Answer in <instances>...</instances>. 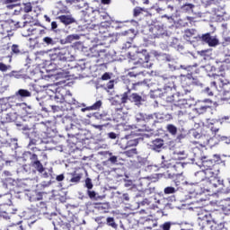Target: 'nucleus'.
<instances>
[{"mask_svg":"<svg viewBox=\"0 0 230 230\" xmlns=\"http://www.w3.org/2000/svg\"><path fill=\"white\" fill-rule=\"evenodd\" d=\"M192 151L195 157L200 159L203 171L208 172L209 175L213 177V185L216 186L218 182L224 185V181L220 180L218 177L220 173V164H222V157L220 155H213L212 158H209L208 147L203 144L195 146Z\"/></svg>","mask_w":230,"mask_h":230,"instance_id":"f257e3e1","label":"nucleus"},{"mask_svg":"<svg viewBox=\"0 0 230 230\" xmlns=\"http://www.w3.org/2000/svg\"><path fill=\"white\" fill-rule=\"evenodd\" d=\"M73 58H75L67 49H58L56 53L50 55L51 64L56 66V69H60L64 73L73 68L69 65V62H73Z\"/></svg>","mask_w":230,"mask_h":230,"instance_id":"f03ea898","label":"nucleus"},{"mask_svg":"<svg viewBox=\"0 0 230 230\" xmlns=\"http://www.w3.org/2000/svg\"><path fill=\"white\" fill-rule=\"evenodd\" d=\"M145 84L144 81L137 82L132 84L131 89L128 88V91L120 95H117L113 99V105H125L128 102L130 103H135V105H141V102H143V97L136 93H131V91H137V87L143 85Z\"/></svg>","mask_w":230,"mask_h":230,"instance_id":"7ed1b4c3","label":"nucleus"},{"mask_svg":"<svg viewBox=\"0 0 230 230\" xmlns=\"http://www.w3.org/2000/svg\"><path fill=\"white\" fill-rule=\"evenodd\" d=\"M196 181L198 182H202L205 181V183L207 184L206 187H204L205 191H218V190H217V186H222V183L217 181V183L215 184V181H213V177L209 175L208 171H199L196 174Z\"/></svg>","mask_w":230,"mask_h":230,"instance_id":"20e7f679","label":"nucleus"},{"mask_svg":"<svg viewBox=\"0 0 230 230\" xmlns=\"http://www.w3.org/2000/svg\"><path fill=\"white\" fill-rule=\"evenodd\" d=\"M163 166L165 168H169L164 173L165 179H182V174L181 173V171L182 170V164L181 163H176L174 165H172V163H168V161L164 160L162 162Z\"/></svg>","mask_w":230,"mask_h":230,"instance_id":"39448f33","label":"nucleus"},{"mask_svg":"<svg viewBox=\"0 0 230 230\" xmlns=\"http://www.w3.org/2000/svg\"><path fill=\"white\" fill-rule=\"evenodd\" d=\"M136 64H140L143 67H148V62H150V54L146 49H143L140 52H136L134 58Z\"/></svg>","mask_w":230,"mask_h":230,"instance_id":"423d86ee","label":"nucleus"},{"mask_svg":"<svg viewBox=\"0 0 230 230\" xmlns=\"http://www.w3.org/2000/svg\"><path fill=\"white\" fill-rule=\"evenodd\" d=\"M166 101L170 103H173L174 107H179V109H186L188 105V100L181 98L179 93L167 96Z\"/></svg>","mask_w":230,"mask_h":230,"instance_id":"0eeeda50","label":"nucleus"},{"mask_svg":"<svg viewBox=\"0 0 230 230\" xmlns=\"http://www.w3.org/2000/svg\"><path fill=\"white\" fill-rule=\"evenodd\" d=\"M99 37L101 40H108V42L111 43L114 41V39L118 38V35L111 33L109 28L104 26L99 27Z\"/></svg>","mask_w":230,"mask_h":230,"instance_id":"6e6552de","label":"nucleus"},{"mask_svg":"<svg viewBox=\"0 0 230 230\" xmlns=\"http://www.w3.org/2000/svg\"><path fill=\"white\" fill-rule=\"evenodd\" d=\"M218 85L222 89L224 102H230V91L226 90V85H229V81L226 77H221L218 79Z\"/></svg>","mask_w":230,"mask_h":230,"instance_id":"1a4fd4ad","label":"nucleus"},{"mask_svg":"<svg viewBox=\"0 0 230 230\" xmlns=\"http://www.w3.org/2000/svg\"><path fill=\"white\" fill-rule=\"evenodd\" d=\"M162 80L164 87L168 89H175V87H177L179 84V82H181V80H179V78L175 75H171L169 77L162 76Z\"/></svg>","mask_w":230,"mask_h":230,"instance_id":"9d476101","label":"nucleus"},{"mask_svg":"<svg viewBox=\"0 0 230 230\" xmlns=\"http://www.w3.org/2000/svg\"><path fill=\"white\" fill-rule=\"evenodd\" d=\"M149 31L151 32L152 39H159L164 34V28L163 27V25L159 24L151 26Z\"/></svg>","mask_w":230,"mask_h":230,"instance_id":"9b49d317","label":"nucleus"},{"mask_svg":"<svg viewBox=\"0 0 230 230\" xmlns=\"http://www.w3.org/2000/svg\"><path fill=\"white\" fill-rule=\"evenodd\" d=\"M136 30L134 29H129L128 31H125L119 34V37H124V39L127 41V44H128V48H130V44H132V40H134V39H136Z\"/></svg>","mask_w":230,"mask_h":230,"instance_id":"f8f14e48","label":"nucleus"},{"mask_svg":"<svg viewBox=\"0 0 230 230\" xmlns=\"http://www.w3.org/2000/svg\"><path fill=\"white\" fill-rule=\"evenodd\" d=\"M140 116L143 121H145L146 125H149V127H152V128H154V126L155 125V123H159V120H157V113L149 114V115H143L140 113Z\"/></svg>","mask_w":230,"mask_h":230,"instance_id":"ddd939ff","label":"nucleus"},{"mask_svg":"<svg viewBox=\"0 0 230 230\" xmlns=\"http://www.w3.org/2000/svg\"><path fill=\"white\" fill-rule=\"evenodd\" d=\"M200 40L201 42H205V44H208L210 48L218 46V39L211 37V34L209 32L203 34L200 37Z\"/></svg>","mask_w":230,"mask_h":230,"instance_id":"4468645a","label":"nucleus"},{"mask_svg":"<svg viewBox=\"0 0 230 230\" xmlns=\"http://www.w3.org/2000/svg\"><path fill=\"white\" fill-rule=\"evenodd\" d=\"M218 84V80L217 81H213L210 83V87H207L204 90L205 94H208V96H213V93H215V91H218V93H222V89H220V86L218 88V85H217Z\"/></svg>","mask_w":230,"mask_h":230,"instance_id":"2eb2a0df","label":"nucleus"},{"mask_svg":"<svg viewBox=\"0 0 230 230\" xmlns=\"http://www.w3.org/2000/svg\"><path fill=\"white\" fill-rule=\"evenodd\" d=\"M57 19L62 22V24H65V26H69V24H73L75 22V20L74 19L73 15L71 14H63L57 17Z\"/></svg>","mask_w":230,"mask_h":230,"instance_id":"dca6fc26","label":"nucleus"},{"mask_svg":"<svg viewBox=\"0 0 230 230\" xmlns=\"http://www.w3.org/2000/svg\"><path fill=\"white\" fill-rule=\"evenodd\" d=\"M71 102H67L66 100L60 104L52 105V111H62L65 112L66 111H71Z\"/></svg>","mask_w":230,"mask_h":230,"instance_id":"f3484780","label":"nucleus"},{"mask_svg":"<svg viewBox=\"0 0 230 230\" xmlns=\"http://www.w3.org/2000/svg\"><path fill=\"white\" fill-rule=\"evenodd\" d=\"M28 34L27 36L30 37L31 35H35V39H39L41 35H45L46 34V31L44 29H40V28H29L28 29Z\"/></svg>","mask_w":230,"mask_h":230,"instance_id":"a211bd4d","label":"nucleus"},{"mask_svg":"<svg viewBox=\"0 0 230 230\" xmlns=\"http://www.w3.org/2000/svg\"><path fill=\"white\" fill-rule=\"evenodd\" d=\"M163 146H164V140H163V138H155L152 141V150H155V152H161Z\"/></svg>","mask_w":230,"mask_h":230,"instance_id":"6ab92c4d","label":"nucleus"},{"mask_svg":"<svg viewBox=\"0 0 230 230\" xmlns=\"http://www.w3.org/2000/svg\"><path fill=\"white\" fill-rule=\"evenodd\" d=\"M102 107V101H97L92 106H88L81 109V112H85L86 111H98Z\"/></svg>","mask_w":230,"mask_h":230,"instance_id":"aec40b11","label":"nucleus"},{"mask_svg":"<svg viewBox=\"0 0 230 230\" xmlns=\"http://www.w3.org/2000/svg\"><path fill=\"white\" fill-rule=\"evenodd\" d=\"M144 226L146 229H154V227H157V221L156 219H146Z\"/></svg>","mask_w":230,"mask_h":230,"instance_id":"412c9836","label":"nucleus"},{"mask_svg":"<svg viewBox=\"0 0 230 230\" xmlns=\"http://www.w3.org/2000/svg\"><path fill=\"white\" fill-rule=\"evenodd\" d=\"M62 123L66 130L73 128V119H71V117L63 118Z\"/></svg>","mask_w":230,"mask_h":230,"instance_id":"4be33fe9","label":"nucleus"},{"mask_svg":"<svg viewBox=\"0 0 230 230\" xmlns=\"http://www.w3.org/2000/svg\"><path fill=\"white\" fill-rule=\"evenodd\" d=\"M15 96H20V98H30V96H31V92L20 89L15 93Z\"/></svg>","mask_w":230,"mask_h":230,"instance_id":"5701e85b","label":"nucleus"},{"mask_svg":"<svg viewBox=\"0 0 230 230\" xmlns=\"http://www.w3.org/2000/svg\"><path fill=\"white\" fill-rule=\"evenodd\" d=\"M96 208L102 213H108L110 205L109 203H96Z\"/></svg>","mask_w":230,"mask_h":230,"instance_id":"b1692460","label":"nucleus"},{"mask_svg":"<svg viewBox=\"0 0 230 230\" xmlns=\"http://www.w3.org/2000/svg\"><path fill=\"white\" fill-rule=\"evenodd\" d=\"M31 166L37 170L40 173L44 172V165L40 163V161H35V162H31Z\"/></svg>","mask_w":230,"mask_h":230,"instance_id":"393cba45","label":"nucleus"},{"mask_svg":"<svg viewBox=\"0 0 230 230\" xmlns=\"http://www.w3.org/2000/svg\"><path fill=\"white\" fill-rule=\"evenodd\" d=\"M66 98L64 97V94L60 93V92H57L54 96V102L58 103V105H60Z\"/></svg>","mask_w":230,"mask_h":230,"instance_id":"a878e982","label":"nucleus"},{"mask_svg":"<svg viewBox=\"0 0 230 230\" xmlns=\"http://www.w3.org/2000/svg\"><path fill=\"white\" fill-rule=\"evenodd\" d=\"M191 85V79L188 76H183L181 78V87L188 88Z\"/></svg>","mask_w":230,"mask_h":230,"instance_id":"bb28decb","label":"nucleus"},{"mask_svg":"<svg viewBox=\"0 0 230 230\" xmlns=\"http://www.w3.org/2000/svg\"><path fill=\"white\" fill-rule=\"evenodd\" d=\"M43 44H45L46 46H55V44H57V41H55L53 38L47 36L43 38Z\"/></svg>","mask_w":230,"mask_h":230,"instance_id":"cd10ccee","label":"nucleus"},{"mask_svg":"<svg viewBox=\"0 0 230 230\" xmlns=\"http://www.w3.org/2000/svg\"><path fill=\"white\" fill-rule=\"evenodd\" d=\"M7 230H26V228L21 223H18L8 226Z\"/></svg>","mask_w":230,"mask_h":230,"instance_id":"c85d7f7f","label":"nucleus"},{"mask_svg":"<svg viewBox=\"0 0 230 230\" xmlns=\"http://www.w3.org/2000/svg\"><path fill=\"white\" fill-rule=\"evenodd\" d=\"M106 224L110 227H112L113 229L118 228V225L116 224V221H114V217H107Z\"/></svg>","mask_w":230,"mask_h":230,"instance_id":"c756f323","label":"nucleus"},{"mask_svg":"<svg viewBox=\"0 0 230 230\" xmlns=\"http://www.w3.org/2000/svg\"><path fill=\"white\" fill-rule=\"evenodd\" d=\"M124 155L127 157H134V155H137V148H131L124 152Z\"/></svg>","mask_w":230,"mask_h":230,"instance_id":"7c9ffc66","label":"nucleus"},{"mask_svg":"<svg viewBox=\"0 0 230 230\" xmlns=\"http://www.w3.org/2000/svg\"><path fill=\"white\" fill-rule=\"evenodd\" d=\"M166 128L168 133L172 134V136H175L177 134V127H175L173 124H168Z\"/></svg>","mask_w":230,"mask_h":230,"instance_id":"2f4dec72","label":"nucleus"},{"mask_svg":"<svg viewBox=\"0 0 230 230\" xmlns=\"http://www.w3.org/2000/svg\"><path fill=\"white\" fill-rule=\"evenodd\" d=\"M221 209L225 215H230V202L226 201L225 204L221 205Z\"/></svg>","mask_w":230,"mask_h":230,"instance_id":"473e14b6","label":"nucleus"},{"mask_svg":"<svg viewBox=\"0 0 230 230\" xmlns=\"http://www.w3.org/2000/svg\"><path fill=\"white\" fill-rule=\"evenodd\" d=\"M4 119L6 123H12V121H15V115L13 113H7L4 115Z\"/></svg>","mask_w":230,"mask_h":230,"instance_id":"72a5a7b5","label":"nucleus"},{"mask_svg":"<svg viewBox=\"0 0 230 230\" xmlns=\"http://www.w3.org/2000/svg\"><path fill=\"white\" fill-rule=\"evenodd\" d=\"M208 109H209V106H206V105H197L196 107V111L197 112H199V114H204V112H206V111H208Z\"/></svg>","mask_w":230,"mask_h":230,"instance_id":"f704fd0d","label":"nucleus"},{"mask_svg":"<svg viewBox=\"0 0 230 230\" xmlns=\"http://www.w3.org/2000/svg\"><path fill=\"white\" fill-rule=\"evenodd\" d=\"M81 179H82V175L72 173V178L70 179V182H75V184H77V182H80Z\"/></svg>","mask_w":230,"mask_h":230,"instance_id":"c9c22d12","label":"nucleus"},{"mask_svg":"<svg viewBox=\"0 0 230 230\" xmlns=\"http://www.w3.org/2000/svg\"><path fill=\"white\" fill-rule=\"evenodd\" d=\"M143 12H145L144 8L135 7L133 10V15H134V17H139V15H141V13H143Z\"/></svg>","mask_w":230,"mask_h":230,"instance_id":"e433bc0d","label":"nucleus"},{"mask_svg":"<svg viewBox=\"0 0 230 230\" xmlns=\"http://www.w3.org/2000/svg\"><path fill=\"white\" fill-rule=\"evenodd\" d=\"M11 49H12V55H20L21 53V49H19V45H16V44H13L12 47H11Z\"/></svg>","mask_w":230,"mask_h":230,"instance_id":"4c0bfd02","label":"nucleus"},{"mask_svg":"<svg viewBox=\"0 0 230 230\" xmlns=\"http://www.w3.org/2000/svg\"><path fill=\"white\" fill-rule=\"evenodd\" d=\"M175 191H177V190H175L174 187H166L164 190V193L165 195H172L173 193H175Z\"/></svg>","mask_w":230,"mask_h":230,"instance_id":"58836bf2","label":"nucleus"},{"mask_svg":"<svg viewBox=\"0 0 230 230\" xmlns=\"http://www.w3.org/2000/svg\"><path fill=\"white\" fill-rule=\"evenodd\" d=\"M208 128H210L211 132H213L214 134H217V132H218V130H220V128L218 127V124H217V123L209 125Z\"/></svg>","mask_w":230,"mask_h":230,"instance_id":"ea45409f","label":"nucleus"},{"mask_svg":"<svg viewBox=\"0 0 230 230\" xmlns=\"http://www.w3.org/2000/svg\"><path fill=\"white\" fill-rule=\"evenodd\" d=\"M198 216L199 220H204V218H208V211L201 209L199 211Z\"/></svg>","mask_w":230,"mask_h":230,"instance_id":"a19ab883","label":"nucleus"},{"mask_svg":"<svg viewBox=\"0 0 230 230\" xmlns=\"http://www.w3.org/2000/svg\"><path fill=\"white\" fill-rule=\"evenodd\" d=\"M195 35V30L194 29H188L185 31V37L187 39H190V37H193Z\"/></svg>","mask_w":230,"mask_h":230,"instance_id":"79ce46f5","label":"nucleus"},{"mask_svg":"<svg viewBox=\"0 0 230 230\" xmlns=\"http://www.w3.org/2000/svg\"><path fill=\"white\" fill-rule=\"evenodd\" d=\"M31 10H33V7L31 6V3H27L24 4L23 11L25 12V13H30Z\"/></svg>","mask_w":230,"mask_h":230,"instance_id":"37998d69","label":"nucleus"},{"mask_svg":"<svg viewBox=\"0 0 230 230\" xmlns=\"http://www.w3.org/2000/svg\"><path fill=\"white\" fill-rule=\"evenodd\" d=\"M172 227V223L170 222H165L162 226H160V229L162 230H170Z\"/></svg>","mask_w":230,"mask_h":230,"instance_id":"c03bdc74","label":"nucleus"},{"mask_svg":"<svg viewBox=\"0 0 230 230\" xmlns=\"http://www.w3.org/2000/svg\"><path fill=\"white\" fill-rule=\"evenodd\" d=\"M85 186L88 190H93V181H92L91 178H86Z\"/></svg>","mask_w":230,"mask_h":230,"instance_id":"a18cd8bd","label":"nucleus"},{"mask_svg":"<svg viewBox=\"0 0 230 230\" xmlns=\"http://www.w3.org/2000/svg\"><path fill=\"white\" fill-rule=\"evenodd\" d=\"M44 195H46L45 192H38L34 198V200H43Z\"/></svg>","mask_w":230,"mask_h":230,"instance_id":"49530a36","label":"nucleus"},{"mask_svg":"<svg viewBox=\"0 0 230 230\" xmlns=\"http://www.w3.org/2000/svg\"><path fill=\"white\" fill-rule=\"evenodd\" d=\"M139 141L137 139L129 140L128 142V146H137Z\"/></svg>","mask_w":230,"mask_h":230,"instance_id":"de8ad7c7","label":"nucleus"},{"mask_svg":"<svg viewBox=\"0 0 230 230\" xmlns=\"http://www.w3.org/2000/svg\"><path fill=\"white\" fill-rule=\"evenodd\" d=\"M30 159L31 161V163H35V161H39V156L35 154H31V152H29Z\"/></svg>","mask_w":230,"mask_h":230,"instance_id":"09e8293b","label":"nucleus"},{"mask_svg":"<svg viewBox=\"0 0 230 230\" xmlns=\"http://www.w3.org/2000/svg\"><path fill=\"white\" fill-rule=\"evenodd\" d=\"M108 161H109L110 163H111V164H116V163H118V156H116V155H111V156L108 159Z\"/></svg>","mask_w":230,"mask_h":230,"instance_id":"8fccbe9b","label":"nucleus"},{"mask_svg":"<svg viewBox=\"0 0 230 230\" xmlns=\"http://www.w3.org/2000/svg\"><path fill=\"white\" fill-rule=\"evenodd\" d=\"M88 197L90 199H96V192L94 190H87Z\"/></svg>","mask_w":230,"mask_h":230,"instance_id":"3c124183","label":"nucleus"},{"mask_svg":"<svg viewBox=\"0 0 230 230\" xmlns=\"http://www.w3.org/2000/svg\"><path fill=\"white\" fill-rule=\"evenodd\" d=\"M0 71L3 73L8 71V66H6L4 63H0Z\"/></svg>","mask_w":230,"mask_h":230,"instance_id":"603ef678","label":"nucleus"},{"mask_svg":"<svg viewBox=\"0 0 230 230\" xmlns=\"http://www.w3.org/2000/svg\"><path fill=\"white\" fill-rule=\"evenodd\" d=\"M102 80H111V75L109 73H104L102 75Z\"/></svg>","mask_w":230,"mask_h":230,"instance_id":"864d4df0","label":"nucleus"},{"mask_svg":"<svg viewBox=\"0 0 230 230\" xmlns=\"http://www.w3.org/2000/svg\"><path fill=\"white\" fill-rule=\"evenodd\" d=\"M3 4H11L12 3H17V0H4Z\"/></svg>","mask_w":230,"mask_h":230,"instance_id":"5fc2aeb1","label":"nucleus"},{"mask_svg":"<svg viewBox=\"0 0 230 230\" xmlns=\"http://www.w3.org/2000/svg\"><path fill=\"white\" fill-rule=\"evenodd\" d=\"M65 177H64V174H59L56 177V180L58 181V182H61V181H64Z\"/></svg>","mask_w":230,"mask_h":230,"instance_id":"6e6d98bb","label":"nucleus"},{"mask_svg":"<svg viewBox=\"0 0 230 230\" xmlns=\"http://www.w3.org/2000/svg\"><path fill=\"white\" fill-rule=\"evenodd\" d=\"M58 28V24H57V22H51V30H57Z\"/></svg>","mask_w":230,"mask_h":230,"instance_id":"4d7b16f0","label":"nucleus"},{"mask_svg":"<svg viewBox=\"0 0 230 230\" xmlns=\"http://www.w3.org/2000/svg\"><path fill=\"white\" fill-rule=\"evenodd\" d=\"M151 202L148 200V199H146L142 201L143 206H150Z\"/></svg>","mask_w":230,"mask_h":230,"instance_id":"13d9d810","label":"nucleus"},{"mask_svg":"<svg viewBox=\"0 0 230 230\" xmlns=\"http://www.w3.org/2000/svg\"><path fill=\"white\" fill-rule=\"evenodd\" d=\"M116 137H117L116 133H114V132L109 133L110 139H116Z\"/></svg>","mask_w":230,"mask_h":230,"instance_id":"bf43d9fd","label":"nucleus"},{"mask_svg":"<svg viewBox=\"0 0 230 230\" xmlns=\"http://www.w3.org/2000/svg\"><path fill=\"white\" fill-rule=\"evenodd\" d=\"M107 87L108 89H114V82L111 81Z\"/></svg>","mask_w":230,"mask_h":230,"instance_id":"052dcab7","label":"nucleus"},{"mask_svg":"<svg viewBox=\"0 0 230 230\" xmlns=\"http://www.w3.org/2000/svg\"><path fill=\"white\" fill-rule=\"evenodd\" d=\"M37 144V140L35 139H31L29 142V146H31V145H36Z\"/></svg>","mask_w":230,"mask_h":230,"instance_id":"680f3d73","label":"nucleus"},{"mask_svg":"<svg viewBox=\"0 0 230 230\" xmlns=\"http://www.w3.org/2000/svg\"><path fill=\"white\" fill-rule=\"evenodd\" d=\"M102 4H111V0H102Z\"/></svg>","mask_w":230,"mask_h":230,"instance_id":"e2e57ef3","label":"nucleus"},{"mask_svg":"<svg viewBox=\"0 0 230 230\" xmlns=\"http://www.w3.org/2000/svg\"><path fill=\"white\" fill-rule=\"evenodd\" d=\"M14 26H16V28H22V25L21 24L20 22H17Z\"/></svg>","mask_w":230,"mask_h":230,"instance_id":"0e129e2a","label":"nucleus"},{"mask_svg":"<svg viewBox=\"0 0 230 230\" xmlns=\"http://www.w3.org/2000/svg\"><path fill=\"white\" fill-rule=\"evenodd\" d=\"M40 208H45L46 203L44 201L40 202Z\"/></svg>","mask_w":230,"mask_h":230,"instance_id":"69168bd1","label":"nucleus"},{"mask_svg":"<svg viewBox=\"0 0 230 230\" xmlns=\"http://www.w3.org/2000/svg\"><path fill=\"white\" fill-rule=\"evenodd\" d=\"M128 75L129 76H137V75H134V72H129Z\"/></svg>","mask_w":230,"mask_h":230,"instance_id":"338daca9","label":"nucleus"},{"mask_svg":"<svg viewBox=\"0 0 230 230\" xmlns=\"http://www.w3.org/2000/svg\"><path fill=\"white\" fill-rule=\"evenodd\" d=\"M124 200H130V198H128L127 195H124Z\"/></svg>","mask_w":230,"mask_h":230,"instance_id":"774afa93","label":"nucleus"}]
</instances>
